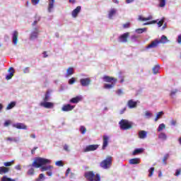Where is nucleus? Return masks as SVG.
I'll return each mask as SVG.
<instances>
[{
	"label": "nucleus",
	"mask_w": 181,
	"mask_h": 181,
	"mask_svg": "<svg viewBox=\"0 0 181 181\" xmlns=\"http://www.w3.org/2000/svg\"><path fill=\"white\" fill-rule=\"evenodd\" d=\"M73 74H74V69H73V67H69L66 69V77L73 76Z\"/></svg>",
	"instance_id": "nucleus-20"
},
{
	"label": "nucleus",
	"mask_w": 181,
	"mask_h": 181,
	"mask_svg": "<svg viewBox=\"0 0 181 181\" xmlns=\"http://www.w3.org/2000/svg\"><path fill=\"white\" fill-rule=\"evenodd\" d=\"M110 141V136L104 135L103 136V146L102 149L104 151L108 146V142Z\"/></svg>",
	"instance_id": "nucleus-11"
},
{
	"label": "nucleus",
	"mask_w": 181,
	"mask_h": 181,
	"mask_svg": "<svg viewBox=\"0 0 181 181\" xmlns=\"http://www.w3.org/2000/svg\"><path fill=\"white\" fill-rule=\"evenodd\" d=\"M80 11H81V6H78L71 13L73 18H77V16L80 13Z\"/></svg>",
	"instance_id": "nucleus-16"
},
{
	"label": "nucleus",
	"mask_w": 181,
	"mask_h": 181,
	"mask_svg": "<svg viewBox=\"0 0 181 181\" xmlns=\"http://www.w3.org/2000/svg\"><path fill=\"white\" fill-rule=\"evenodd\" d=\"M80 101H81V96H76L71 98L69 100V103H71L72 104H77V103H80Z\"/></svg>",
	"instance_id": "nucleus-19"
},
{
	"label": "nucleus",
	"mask_w": 181,
	"mask_h": 181,
	"mask_svg": "<svg viewBox=\"0 0 181 181\" xmlns=\"http://www.w3.org/2000/svg\"><path fill=\"white\" fill-rule=\"evenodd\" d=\"M165 128H166V125H165V124L163 123L160 124L158 127V132H161V131H163V129H165Z\"/></svg>",
	"instance_id": "nucleus-35"
},
{
	"label": "nucleus",
	"mask_w": 181,
	"mask_h": 181,
	"mask_svg": "<svg viewBox=\"0 0 181 181\" xmlns=\"http://www.w3.org/2000/svg\"><path fill=\"white\" fill-rule=\"evenodd\" d=\"M15 105H16V102H11V103H9L7 105L6 110H12V108H13V107H15Z\"/></svg>",
	"instance_id": "nucleus-34"
},
{
	"label": "nucleus",
	"mask_w": 181,
	"mask_h": 181,
	"mask_svg": "<svg viewBox=\"0 0 181 181\" xmlns=\"http://www.w3.org/2000/svg\"><path fill=\"white\" fill-rule=\"evenodd\" d=\"M18 37H19V33L17 30L13 33V43L16 46L18 45Z\"/></svg>",
	"instance_id": "nucleus-15"
},
{
	"label": "nucleus",
	"mask_w": 181,
	"mask_h": 181,
	"mask_svg": "<svg viewBox=\"0 0 181 181\" xmlns=\"http://www.w3.org/2000/svg\"><path fill=\"white\" fill-rule=\"evenodd\" d=\"M168 159H169V154L167 153L164 156L163 158V165H168Z\"/></svg>",
	"instance_id": "nucleus-36"
},
{
	"label": "nucleus",
	"mask_w": 181,
	"mask_h": 181,
	"mask_svg": "<svg viewBox=\"0 0 181 181\" xmlns=\"http://www.w3.org/2000/svg\"><path fill=\"white\" fill-rule=\"evenodd\" d=\"M75 83H76V78L74 77H72L69 80V84H70V86L74 84Z\"/></svg>",
	"instance_id": "nucleus-44"
},
{
	"label": "nucleus",
	"mask_w": 181,
	"mask_h": 181,
	"mask_svg": "<svg viewBox=\"0 0 181 181\" xmlns=\"http://www.w3.org/2000/svg\"><path fill=\"white\" fill-rule=\"evenodd\" d=\"M151 19H153L152 16H149L147 18H144L142 16H139V21H141L142 22H145L146 21H151Z\"/></svg>",
	"instance_id": "nucleus-26"
},
{
	"label": "nucleus",
	"mask_w": 181,
	"mask_h": 181,
	"mask_svg": "<svg viewBox=\"0 0 181 181\" xmlns=\"http://www.w3.org/2000/svg\"><path fill=\"white\" fill-rule=\"evenodd\" d=\"M155 172V168L154 167H151L149 170H148V177H152V176H153V173Z\"/></svg>",
	"instance_id": "nucleus-37"
},
{
	"label": "nucleus",
	"mask_w": 181,
	"mask_h": 181,
	"mask_svg": "<svg viewBox=\"0 0 181 181\" xmlns=\"http://www.w3.org/2000/svg\"><path fill=\"white\" fill-rule=\"evenodd\" d=\"M36 149H37V147H34V148L31 150V153H32V155H35V152Z\"/></svg>",
	"instance_id": "nucleus-60"
},
{
	"label": "nucleus",
	"mask_w": 181,
	"mask_h": 181,
	"mask_svg": "<svg viewBox=\"0 0 181 181\" xmlns=\"http://www.w3.org/2000/svg\"><path fill=\"white\" fill-rule=\"evenodd\" d=\"M15 169L16 170H21V169H22V167L21 166V165H16L15 166Z\"/></svg>",
	"instance_id": "nucleus-55"
},
{
	"label": "nucleus",
	"mask_w": 181,
	"mask_h": 181,
	"mask_svg": "<svg viewBox=\"0 0 181 181\" xmlns=\"http://www.w3.org/2000/svg\"><path fill=\"white\" fill-rule=\"evenodd\" d=\"M159 66L158 65H156L153 68V74H158V73H159Z\"/></svg>",
	"instance_id": "nucleus-38"
},
{
	"label": "nucleus",
	"mask_w": 181,
	"mask_h": 181,
	"mask_svg": "<svg viewBox=\"0 0 181 181\" xmlns=\"http://www.w3.org/2000/svg\"><path fill=\"white\" fill-rule=\"evenodd\" d=\"M116 94H117V95H122V94H124V91L122 89H118L116 90Z\"/></svg>",
	"instance_id": "nucleus-48"
},
{
	"label": "nucleus",
	"mask_w": 181,
	"mask_h": 181,
	"mask_svg": "<svg viewBox=\"0 0 181 181\" xmlns=\"http://www.w3.org/2000/svg\"><path fill=\"white\" fill-rule=\"evenodd\" d=\"M31 2L33 4V5H37V4H39V2H40V0H31Z\"/></svg>",
	"instance_id": "nucleus-51"
},
{
	"label": "nucleus",
	"mask_w": 181,
	"mask_h": 181,
	"mask_svg": "<svg viewBox=\"0 0 181 181\" xmlns=\"http://www.w3.org/2000/svg\"><path fill=\"white\" fill-rule=\"evenodd\" d=\"M1 181H16L15 180H12L11 178L7 177L6 176H4L1 178Z\"/></svg>",
	"instance_id": "nucleus-43"
},
{
	"label": "nucleus",
	"mask_w": 181,
	"mask_h": 181,
	"mask_svg": "<svg viewBox=\"0 0 181 181\" xmlns=\"http://www.w3.org/2000/svg\"><path fill=\"white\" fill-rule=\"evenodd\" d=\"M6 141H10V142H12V141L16 142V139H13L11 137H7Z\"/></svg>",
	"instance_id": "nucleus-52"
},
{
	"label": "nucleus",
	"mask_w": 181,
	"mask_h": 181,
	"mask_svg": "<svg viewBox=\"0 0 181 181\" xmlns=\"http://www.w3.org/2000/svg\"><path fill=\"white\" fill-rule=\"evenodd\" d=\"M177 43L181 44V35H178Z\"/></svg>",
	"instance_id": "nucleus-63"
},
{
	"label": "nucleus",
	"mask_w": 181,
	"mask_h": 181,
	"mask_svg": "<svg viewBox=\"0 0 181 181\" xmlns=\"http://www.w3.org/2000/svg\"><path fill=\"white\" fill-rule=\"evenodd\" d=\"M41 107H44V108H53L54 107V104L52 102H42L40 103Z\"/></svg>",
	"instance_id": "nucleus-12"
},
{
	"label": "nucleus",
	"mask_w": 181,
	"mask_h": 181,
	"mask_svg": "<svg viewBox=\"0 0 181 181\" xmlns=\"http://www.w3.org/2000/svg\"><path fill=\"white\" fill-rule=\"evenodd\" d=\"M72 110H74V106H73L70 104L64 105L62 108V110L65 112H67L69 111H72Z\"/></svg>",
	"instance_id": "nucleus-13"
},
{
	"label": "nucleus",
	"mask_w": 181,
	"mask_h": 181,
	"mask_svg": "<svg viewBox=\"0 0 181 181\" xmlns=\"http://www.w3.org/2000/svg\"><path fill=\"white\" fill-rule=\"evenodd\" d=\"M100 166L102 169H110L112 166V156H107L105 160L100 162Z\"/></svg>",
	"instance_id": "nucleus-3"
},
{
	"label": "nucleus",
	"mask_w": 181,
	"mask_h": 181,
	"mask_svg": "<svg viewBox=\"0 0 181 181\" xmlns=\"http://www.w3.org/2000/svg\"><path fill=\"white\" fill-rule=\"evenodd\" d=\"M128 37H129V33H125L119 37V42L120 43H127Z\"/></svg>",
	"instance_id": "nucleus-6"
},
{
	"label": "nucleus",
	"mask_w": 181,
	"mask_h": 181,
	"mask_svg": "<svg viewBox=\"0 0 181 181\" xmlns=\"http://www.w3.org/2000/svg\"><path fill=\"white\" fill-rule=\"evenodd\" d=\"M27 175H28L29 176H32V175H35V169L32 168L30 170H28V171L27 172Z\"/></svg>",
	"instance_id": "nucleus-40"
},
{
	"label": "nucleus",
	"mask_w": 181,
	"mask_h": 181,
	"mask_svg": "<svg viewBox=\"0 0 181 181\" xmlns=\"http://www.w3.org/2000/svg\"><path fill=\"white\" fill-rule=\"evenodd\" d=\"M10 170V168L5 166L0 167V175H6Z\"/></svg>",
	"instance_id": "nucleus-18"
},
{
	"label": "nucleus",
	"mask_w": 181,
	"mask_h": 181,
	"mask_svg": "<svg viewBox=\"0 0 181 181\" xmlns=\"http://www.w3.org/2000/svg\"><path fill=\"white\" fill-rule=\"evenodd\" d=\"M81 132L82 134H86V132H87V129H86V127H84V126H81Z\"/></svg>",
	"instance_id": "nucleus-47"
},
{
	"label": "nucleus",
	"mask_w": 181,
	"mask_h": 181,
	"mask_svg": "<svg viewBox=\"0 0 181 181\" xmlns=\"http://www.w3.org/2000/svg\"><path fill=\"white\" fill-rule=\"evenodd\" d=\"M103 81L105 83H117V81H118V79H117L116 78L112 77V76H103Z\"/></svg>",
	"instance_id": "nucleus-10"
},
{
	"label": "nucleus",
	"mask_w": 181,
	"mask_h": 181,
	"mask_svg": "<svg viewBox=\"0 0 181 181\" xmlns=\"http://www.w3.org/2000/svg\"><path fill=\"white\" fill-rule=\"evenodd\" d=\"M158 139L166 141V139H168V136L164 132H161L158 134Z\"/></svg>",
	"instance_id": "nucleus-22"
},
{
	"label": "nucleus",
	"mask_w": 181,
	"mask_h": 181,
	"mask_svg": "<svg viewBox=\"0 0 181 181\" xmlns=\"http://www.w3.org/2000/svg\"><path fill=\"white\" fill-rule=\"evenodd\" d=\"M152 23H156V21H152L150 23H146L144 25H152Z\"/></svg>",
	"instance_id": "nucleus-61"
},
{
	"label": "nucleus",
	"mask_w": 181,
	"mask_h": 181,
	"mask_svg": "<svg viewBox=\"0 0 181 181\" xmlns=\"http://www.w3.org/2000/svg\"><path fill=\"white\" fill-rule=\"evenodd\" d=\"M119 124L120 125V129L123 131H127V129H131V128H132V122L127 119H122Z\"/></svg>",
	"instance_id": "nucleus-4"
},
{
	"label": "nucleus",
	"mask_w": 181,
	"mask_h": 181,
	"mask_svg": "<svg viewBox=\"0 0 181 181\" xmlns=\"http://www.w3.org/2000/svg\"><path fill=\"white\" fill-rule=\"evenodd\" d=\"M52 163V161L47 158H43L41 157H37L35 158L34 162L32 164V166L34 168H41V172H46V170H52L53 169L52 165H48V166H43L44 165H50Z\"/></svg>",
	"instance_id": "nucleus-1"
},
{
	"label": "nucleus",
	"mask_w": 181,
	"mask_h": 181,
	"mask_svg": "<svg viewBox=\"0 0 181 181\" xmlns=\"http://www.w3.org/2000/svg\"><path fill=\"white\" fill-rule=\"evenodd\" d=\"M80 83L82 87H88V86L91 84V78H81Z\"/></svg>",
	"instance_id": "nucleus-5"
},
{
	"label": "nucleus",
	"mask_w": 181,
	"mask_h": 181,
	"mask_svg": "<svg viewBox=\"0 0 181 181\" xmlns=\"http://www.w3.org/2000/svg\"><path fill=\"white\" fill-rule=\"evenodd\" d=\"M158 42H160V43H168V42H169V40H168V37L165 35H162L160 40H158Z\"/></svg>",
	"instance_id": "nucleus-28"
},
{
	"label": "nucleus",
	"mask_w": 181,
	"mask_h": 181,
	"mask_svg": "<svg viewBox=\"0 0 181 181\" xmlns=\"http://www.w3.org/2000/svg\"><path fill=\"white\" fill-rule=\"evenodd\" d=\"M127 107L132 110V108H136L138 107V101H135L133 99H130L127 101Z\"/></svg>",
	"instance_id": "nucleus-8"
},
{
	"label": "nucleus",
	"mask_w": 181,
	"mask_h": 181,
	"mask_svg": "<svg viewBox=\"0 0 181 181\" xmlns=\"http://www.w3.org/2000/svg\"><path fill=\"white\" fill-rule=\"evenodd\" d=\"M9 71H11V72L6 76V80H11L13 76V73H15V70L12 67L9 69Z\"/></svg>",
	"instance_id": "nucleus-27"
},
{
	"label": "nucleus",
	"mask_w": 181,
	"mask_h": 181,
	"mask_svg": "<svg viewBox=\"0 0 181 181\" xmlns=\"http://www.w3.org/2000/svg\"><path fill=\"white\" fill-rule=\"evenodd\" d=\"M84 176L86 179L89 181H101V176H100V174L95 175L93 171L85 173Z\"/></svg>",
	"instance_id": "nucleus-2"
},
{
	"label": "nucleus",
	"mask_w": 181,
	"mask_h": 181,
	"mask_svg": "<svg viewBox=\"0 0 181 181\" xmlns=\"http://www.w3.org/2000/svg\"><path fill=\"white\" fill-rule=\"evenodd\" d=\"M97 149H98V144H91V145L87 146L83 149V152H91L93 151H97Z\"/></svg>",
	"instance_id": "nucleus-7"
},
{
	"label": "nucleus",
	"mask_w": 181,
	"mask_h": 181,
	"mask_svg": "<svg viewBox=\"0 0 181 181\" xmlns=\"http://www.w3.org/2000/svg\"><path fill=\"white\" fill-rule=\"evenodd\" d=\"M129 26H131V23H127L123 25L124 29H128V28H129Z\"/></svg>",
	"instance_id": "nucleus-50"
},
{
	"label": "nucleus",
	"mask_w": 181,
	"mask_h": 181,
	"mask_svg": "<svg viewBox=\"0 0 181 181\" xmlns=\"http://www.w3.org/2000/svg\"><path fill=\"white\" fill-rule=\"evenodd\" d=\"M163 114H164L163 111L158 112L154 121L156 122V121H158V119H159L160 118H162V115H163Z\"/></svg>",
	"instance_id": "nucleus-33"
},
{
	"label": "nucleus",
	"mask_w": 181,
	"mask_h": 181,
	"mask_svg": "<svg viewBox=\"0 0 181 181\" xmlns=\"http://www.w3.org/2000/svg\"><path fill=\"white\" fill-rule=\"evenodd\" d=\"M144 151H145V149L141 148H136L133 153L132 155L135 156V155H139L140 153H144Z\"/></svg>",
	"instance_id": "nucleus-21"
},
{
	"label": "nucleus",
	"mask_w": 181,
	"mask_h": 181,
	"mask_svg": "<svg viewBox=\"0 0 181 181\" xmlns=\"http://www.w3.org/2000/svg\"><path fill=\"white\" fill-rule=\"evenodd\" d=\"M50 100V91L47 90L45 93V98L43 99L44 103H46Z\"/></svg>",
	"instance_id": "nucleus-29"
},
{
	"label": "nucleus",
	"mask_w": 181,
	"mask_h": 181,
	"mask_svg": "<svg viewBox=\"0 0 181 181\" xmlns=\"http://www.w3.org/2000/svg\"><path fill=\"white\" fill-rule=\"evenodd\" d=\"M64 149L66 151V152H70V149H69V145L65 144L64 146Z\"/></svg>",
	"instance_id": "nucleus-53"
},
{
	"label": "nucleus",
	"mask_w": 181,
	"mask_h": 181,
	"mask_svg": "<svg viewBox=\"0 0 181 181\" xmlns=\"http://www.w3.org/2000/svg\"><path fill=\"white\" fill-rule=\"evenodd\" d=\"M171 125H176V120H171Z\"/></svg>",
	"instance_id": "nucleus-64"
},
{
	"label": "nucleus",
	"mask_w": 181,
	"mask_h": 181,
	"mask_svg": "<svg viewBox=\"0 0 181 181\" xmlns=\"http://www.w3.org/2000/svg\"><path fill=\"white\" fill-rule=\"evenodd\" d=\"M13 128L17 129H28V127L23 123H16L13 124Z\"/></svg>",
	"instance_id": "nucleus-14"
},
{
	"label": "nucleus",
	"mask_w": 181,
	"mask_h": 181,
	"mask_svg": "<svg viewBox=\"0 0 181 181\" xmlns=\"http://www.w3.org/2000/svg\"><path fill=\"white\" fill-rule=\"evenodd\" d=\"M159 45H160L159 40L156 39L153 41H152L151 44L146 47V49H155L156 47H158Z\"/></svg>",
	"instance_id": "nucleus-9"
},
{
	"label": "nucleus",
	"mask_w": 181,
	"mask_h": 181,
	"mask_svg": "<svg viewBox=\"0 0 181 181\" xmlns=\"http://www.w3.org/2000/svg\"><path fill=\"white\" fill-rule=\"evenodd\" d=\"M115 83H105L104 85V88H106L107 90H110V88H112L113 87L115 86Z\"/></svg>",
	"instance_id": "nucleus-30"
},
{
	"label": "nucleus",
	"mask_w": 181,
	"mask_h": 181,
	"mask_svg": "<svg viewBox=\"0 0 181 181\" xmlns=\"http://www.w3.org/2000/svg\"><path fill=\"white\" fill-rule=\"evenodd\" d=\"M138 37H139L138 35H132L131 37V40L132 42H136V40H138Z\"/></svg>",
	"instance_id": "nucleus-46"
},
{
	"label": "nucleus",
	"mask_w": 181,
	"mask_h": 181,
	"mask_svg": "<svg viewBox=\"0 0 181 181\" xmlns=\"http://www.w3.org/2000/svg\"><path fill=\"white\" fill-rule=\"evenodd\" d=\"M146 30V28H138L136 30V33L141 34L144 33Z\"/></svg>",
	"instance_id": "nucleus-42"
},
{
	"label": "nucleus",
	"mask_w": 181,
	"mask_h": 181,
	"mask_svg": "<svg viewBox=\"0 0 181 181\" xmlns=\"http://www.w3.org/2000/svg\"><path fill=\"white\" fill-rule=\"evenodd\" d=\"M45 180V175L40 174L39 177L36 179V181H43Z\"/></svg>",
	"instance_id": "nucleus-41"
},
{
	"label": "nucleus",
	"mask_w": 181,
	"mask_h": 181,
	"mask_svg": "<svg viewBox=\"0 0 181 181\" xmlns=\"http://www.w3.org/2000/svg\"><path fill=\"white\" fill-rule=\"evenodd\" d=\"M56 0H49L48 5V12H52V9L54 7V1Z\"/></svg>",
	"instance_id": "nucleus-23"
},
{
	"label": "nucleus",
	"mask_w": 181,
	"mask_h": 181,
	"mask_svg": "<svg viewBox=\"0 0 181 181\" xmlns=\"http://www.w3.org/2000/svg\"><path fill=\"white\" fill-rule=\"evenodd\" d=\"M55 165L56 166H59V167H62V166H64V163H63V161L62 160H58L55 163Z\"/></svg>",
	"instance_id": "nucleus-45"
},
{
	"label": "nucleus",
	"mask_w": 181,
	"mask_h": 181,
	"mask_svg": "<svg viewBox=\"0 0 181 181\" xmlns=\"http://www.w3.org/2000/svg\"><path fill=\"white\" fill-rule=\"evenodd\" d=\"M180 173H181V168L176 170L175 176H179V175H180Z\"/></svg>",
	"instance_id": "nucleus-54"
},
{
	"label": "nucleus",
	"mask_w": 181,
	"mask_h": 181,
	"mask_svg": "<svg viewBox=\"0 0 181 181\" xmlns=\"http://www.w3.org/2000/svg\"><path fill=\"white\" fill-rule=\"evenodd\" d=\"M115 13H117V10L112 8L110 11H109V14L108 16L110 18V19L112 18V16H114V15H115Z\"/></svg>",
	"instance_id": "nucleus-31"
},
{
	"label": "nucleus",
	"mask_w": 181,
	"mask_h": 181,
	"mask_svg": "<svg viewBox=\"0 0 181 181\" xmlns=\"http://www.w3.org/2000/svg\"><path fill=\"white\" fill-rule=\"evenodd\" d=\"M13 163H15V160H11L9 162H5L4 163V168H9V166H12V165H13Z\"/></svg>",
	"instance_id": "nucleus-32"
},
{
	"label": "nucleus",
	"mask_w": 181,
	"mask_h": 181,
	"mask_svg": "<svg viewBox=\"0 0 181 181\" xmlns=\"http://www.w3.org/2000/svg\"><path fill=\"white\" fill-rule=\"evenodd\" d=\"M39 33V30L35 28V31L31 33L30 39H36L37 37V34Z\"/></svg>",
	"instance_id": "nucleus-24"
},
{
	"label": "nucleus",
	"mask_w": 181,
	"mask_h": 181,
	"mask_svg": "<svg viewBox=\"0 0 181 181\" xmlns=\"http://www.w3.org/2000/svg\"><path fill=\"white\" fill-rule=\"evenodd\" d=\"M11 120H6V121L4 122V127H9V125H11Z\"/></svg>",
	"instance_id": "nucleus-49"
},
{
	"label": "nucleus",
	"mask_w": 181,
	"mask_h": 181,
	"mask_svg": "<svg viewBox=\"0 0 181 181\" xmlns=\"http://www.w3.org/2000/svg\"><path fill=\"white\" fill-rule=\"evenodd\" d=\"M47 175L48 176H52V175H53V173L52 172V170H49L47 172Z\"/></svg>",
	"instance_id": "nucleus-58"
},
{
	"label": "nucleus",
	"mask_w": 181,
	"mask_h": 181,
	"mask_svg": "<svg viewBox=\"0 0 181 181\" xmlns=\"http://www.w3.org/2000/svg\"><path fill=\"white\" fill-rule=\"evenodd\" d=\"M158 27L160 28L163 25V20H160L158 22Z\"/></svg>",
	"instance_id": "nucleus-56"
},
{
	"label": "nucleus",
	"mask_w": 181,
	"mask_h": 181,
	"mask_svg": "<svg viewBox=\"0 0 181 181\" xmlns=\"http://www.w3.org/2000/svg\"><path fill=\"white\" fill-rule=\"evenodd\" d=\"M139 138L140 139H145L146 138V132L141 130L139 132Z\"/></svg>",
	"instance_id": "nucleus-25"
},
{
	"label": "nucleus",
	"mask_w": 181,
	"mask_h": 181,
	"mask_svg": "<svg viewBox=\"0 0 181 181\" xmlns=\"http://www.w3.org/2000/svg\"><path fill=\"white\" fill-rule=\"evenodd\" d=\"M30 69H29V67H26L23 69V73L26 74V73H29Z\"/></svg>",
	"instance_id": "nucleus-57"
},
{
	"label": "nucleus",
	"mask_w": 181,
	"mask_h": 181,
	"mask_svg": "<svg viewBox=\"0 0 181 181\" xmlns=\"http://www.w3.org/2000/svg\"><path fill=\"white\" fill-rule=\"evenodd\" d=\"M129 163L130 165H139V163H141V158H132L129 160Z\"/></svg>",
	"instance_id": "nucleus-17"
},
{
	"label": "nucleus",
	"mask_w": 181,
	"mask_h": 181,
	"mask_svg": "<svg viewBox=\"0 0 181 181\" xmlns=\"http://www.w3.org/2000/svg\"><path fill=\"white\" fill-rule=\"evenodd\" d=\"M165 5H166V0H160V8H165Z\"/></svg>",
	"instance_id": "nucleus-39"
},
{
	"label": "nucleus",
	"mask_w": 181,
	"mask_h": 181,
	"mask_svg": "<svg viewBox=\"0 0 181 181\" xmlns=\"http://www.w3.org/2000/svg\"><path fill=\"white\" fill-rule=\"evenodd\" d=\"M177 93V90H173L171 91L170 93V95H175V94H176Z\"/></svg>",
	"instance_id": "nucleus-62"
},
{
	"label": "nucleus",
	"mask_w": 181,
	"mask_h": 181,
	"mask_svg": "<svg viewBox=\"0 0 181 181\" xmlns=\"http://www.w3.org/2000/svg\"><path fill=\"white\" fill-rule=\"evenodd\" d=\"M146 117H152V113L149 112H146L145 113Z\"/></svg>",
	"instance_id": "nucleus-59"
}]
</instances>
